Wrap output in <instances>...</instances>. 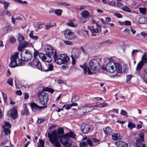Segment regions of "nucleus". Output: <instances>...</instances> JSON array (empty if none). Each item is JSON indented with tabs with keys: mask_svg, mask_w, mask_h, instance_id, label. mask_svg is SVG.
<instances>
[{
	"mask_svg": "<svg viewBox=\"0 0 147 147\" xmlns=\"http://www.w3.org/2000/svg\"><path fill=\"white\" fill-rule=\"evenodd\" d=\"M17 38L19 42L22 41L24 39L23 35L20 33L18 34Z\"/></svg>",
	"mask_w": 147,
	"mask_h": 147,
	"instance_id": "obj_36",
	"label": "nucleus"
},
{
	"mask_svg": "<svg viewBox=\"0 0 147 147\" xmlns=\"http://www.w3.org/2000/svg\"><path fill=\"white\" fill-rule=\"evenodd\" d=\"M88 28L92 33V36H96V35L94 34L97 33L99 32V29L97 28H95L93 26H88Z\"/></svg>",
	"mask_w": 147,
	"mask_h": 147,
	"instance_id": "obj_18",
	"label": "nucleus"
},
{
	"mask_svg": "<svg viewBox=\"0 0 147 147\" xmlns=\"http://www.w3.org/2000/svg\"><path fill=\"white\" fill-rule=\"evenodd\" d=\"M47 135L49 141L55 147H62L59 141L64 147H70L72 145L71 141L69 138L65 134L62 136L58 135L56 130H53L51 133L49 132Z\"/></svg>",
	"mask_w": 147,
	"mask_h": 147,
	"instance_id": "obj_1",
	"label": "nucleus"
},
{
	"mask_svg": "<svg viewBox=\"0 0 147 147\" xmlns=\"http://www.w3.org/2000/svg\"><path fill=\"white\" fill-rule=\"evenodd\" d=\"M112 140L114 141L120 140L122 138L120 135L117 133L113 134L112 135Z\"/></svg>",
	"mask_w": 147,
	"mask_h": 147,
	"instance_id": "obj_21",
	"label": "nucleus"
},
{
	"mask_svg": "<svg viewBox=\"0 0 147 147\" xmlns=\"http://www.w3.org/2000/svg\"><path fill=\"white\" fill-rule=\"evenodd\" d=\"M103 70H106L110 73H113L116 71L118 73L122 72V68L118 63H114L113 61L109 62L105 67L104 66L102 67Z\"/></svg>",
	"mask_w": 147,
	"mask_h": 147,
	"instance_id": "obj_2",
	"label": "nucleus"
},
{
	"mask_svg": "<svg viewBox=\"0 0 147 147\" xmlns=\"http://www.w3.org/2000/svg\"><path fill=\"white\" fill-rule=\"evenodd\" d=\"M108 4L112 6H114L115 5V2L114 1H108Z\"/></svg>",
	"mask_w": 147,
	"mask_h": 147,
	"instance_id": "obj_59",
	"label": "nucleus"
},
{
	"mask_svg": "<svg viewBox=\"0 0 147 147\" xmlns=\"http://www.w3.org/2000/svg\"><path fill=\"white\" fill-rule=\"evenodd\" d=\"M114 15L118 18H121L122 17V15L120 13L117 12H115L114 14Z\"/></svg>",
	"mask_w": 147,
	"mask_h": 147,
	"instance_id": "obj_57",
	"label": "nucleus"
},
{
	"mask_svg": "<svg viewBox=\"0 0 147 147\" xmlns=\"http://www.w3.org/2000/svg\"><path fill=\"white\" fill-rule=\"evenodd\" d=\"M141 34L142 36L145 38H146L147 39V33L143 32H141Z\"/></svg>",
	"mask_w": 147,
	"mask_h": 147,
	"instance_id": "obj_64",
	"label": "nucleus"
},
{
	"mask_svg": "<svg viewBox=\"0 0 147 147\" xmlns=\"http://www.w3.org/2000/svg\"><path fill=\"white\" fill-rule=\"evenodd\" d=\"M4 125L2 127L3 130L2 133H4V134L7 136L9 134L11 133V131L9 128L11 127V125L8 122H4Z\"/></svg>",
	"mask_w": 147,
	"mask_h": 147,
	"instance_id": "obj_8",
	"label": "nucleus"
},
{
	"mask_svg": "<svg viewBox=\"0 0 147 147\" xmlns=\"http://www.w3.org/2000/svg\"><path fill=\"white\" fill-rule=\"evenodd\" d=\"M103 130L106 135L109 136L111 135L112 132L111 129L109 127H107L104 128Z\"/></svg>",
	"mask_w": 147,
	"mask_h": 147,
	"instance_id": "obj_24",
	"label": "nucleus"
},
{
	"mask_svg": "<svg viewBox=\"0 0 147 147\" xmlns=\"http://www.w3.org/2000/svg\"><path fill=\"white\" fill-rule=\"evenodd\" d=\"M81 128L82 132L84 134L88 133L90 129V127L88 125L85 124H82Z\"/></svg>",
	"mask_w": 147,
	"mask_h": 147,
	"instance_id": "obj_15",
	"label": "nucleus"
},
{
	"mask_svg": "<svg viewBox=\"0 0 147 147\" xmlns=\"http://www.w3.org/2000/svg\"><path fill=\"white\" fill-rule=\"evenodd\" d=\"M131 78V75H127L126 77V80L127 82L128 83H129L130 81Z\"/></svg>",
	"mask_w": 147,
	"mask_h": 147,
	"instance_id": "obj_60",
	"label": "nucleus"
},
{
	"mask_svg": "<svg viewBox=\"0 0 147 147\" xmlns=\"http://www.w3.org/2000/svg\"><path fill=\"white\" fill-rule=\"evenodd\" d=\"M140 61H142L144 64L147 63V53H145L143 55L142 58V60Z\"/></svg>",
	"mask_w": 147,
	"mask_h": 147,
	"instance_id": "obj_32",
	"label": "nucleus"
},
{
	"mask_svg": "<svg viewBox=\"0 0 147 147\" xmlns=\"http://www.w3.org/2000/svg\"><path fill=\"white\" fill-rule=\"evenodd\" d=\"M7 144H9V145H11L10 144H11L10 141L9 140L4 141L3 142L1 143V144L2 145H6Z\"/></svg>",
	"mask_w": 147,
	"mask_h": 147,
	"instance_id": "obj_53",
	"label": "nucleus"
},
{
	"mask_svg": "<svg viewBox=\"0 0 147 147\" xmlns=\"http://www.w3.org/2000/svg\"><path fill=\"white\" fill-rule=\"evenodd\" d=\"M144 65L142 61H140L137 64L136 69L137 71H139L142 68L143 66Z\"/></svg>",
	"mask_w": 147,
	"mask_h": 147,
	"instance_id": "obj_26",
	"label": "nucleus"
},
{
	"mask_svg": "<svg viewBox=\"0 0 147 147\" xmlns=\"http://www.w3.org/2000/svg\"><path fill=\"white\" fill-rule=\"evenodd\" d=\"M28 45V43L26 41L20 43L18 47V50L20 51H21L22 49L25 48Z\"/></svg>",
	"mask_w": 147,
	"mask_h": 147,
	"instance_id": "obj_19",
	"label": "nucleus"
},
{
	"mask_svg": "<svg viewBox=\"0 0 147 147\" xmlns=\"http://www.w3.org/2000/svg\"><path fill=\"white\" fill-rule=\"evenodd\" d=\"M138 74L142 78L143 80H145V76L144 74H142L140 72H139L138 73Z\"/></svg>",
	"mask_w": 147,
	"mask_h": 147,
	"instance_id": "obj_56",
	"label": "nucleus"
},
{
	"mask_svg": "<svg viewBox=\"0 0 147 147\" xmlns=\"http://www.w3.org/2000/svg\"><path fill=\"white\" fill-rule=\"evenodd\" d=\"M128 71V69L126 65L123 66V71L125 74H127Z\"/></svg>",
	"mask_w": 147,
	"mask_h": 147,
	"instance_id": "obj_49",
	"label": "nucleus"
},
{
	"mask_svg": "<svg viewBox=\"0 0 147 147\" xmlns=\"http://www.w3.org/2000/svg\"><path fill=\"white\" fill-rule=\"evenodd\" d=\"M53 66L52 64H49L48 65V71H52L53 70Z\"/></svg>",
	"mask_w": 147,
	"mask_h": 147,
	"instance_id": "obj_47",
	"label": "nucleus"
},
{
	"mask_svg": "<svg viewBox=\"0 0 147 147\" xmlns=\"http://www.w3.org/2000/svg\"><path fill=\"white\" fill-rule=\"evenodd\" d=\"M1 14L3 16L5 15H7L8 16H11V13L10 12L7 11H3L2 13Z\"/></svg>",
	"mask_w": 147,
	"mask_h": 147,
	"instance_id": "obj_43",
	"label": "nucleus"
},
{
	"mask_svg": "<svg viewBox=\"0 0 147 147\" xmlns=\"http://www.w3.org/2000/svg\"><path fill=\"white\" fill-rule=\"evenodd\" d=\"M53 57L54 59V61L59 65L66 64L69 59L68 56L65 54H61L57 56L56 52L54 53Z\"/></svg>",
	"mask_w": 147,
	"mask_h": 147,
	"instance_id": "obj_4",
	"label": "nucleus"
},
{
	"mask_svg": "<svg viewBox=\"0 0 147 147\" xmlns=\"http://www.w3.org/2000/svg\"><path fill=\"white\" fill-rule=\"evenodd\" d=\"M21 57L22 58L24 59V60L28 61L32 59V55L30 52L26 50L25 53H22Z\"/></svg>",
	"mask_w": 147,
	"mask_h": 147,
	"instance_id": "obj_11",
	"label": "nucleus"
},
{
	"mask_svg": "<svg viewBox=\"0 0 147 147\" xmlns=\"http://www.w3.org/2000/svg\"><path fill=\"white\" fill-rule=\"evenodd\" d=\"M82 15L84 18H88V17L90 16V13L88 11L85 10L82 12Z\"/></svg>",
	"mask_w": 147,
	"mask_h": 147,
	"instance_id": "obj_28",
	"label": "nucleus"
},
{
	"mask_svg": "<svg viewBox=\"0 0 147 147\" xmlns=\"http://www.w3.org/2000/svg\"><path fill=\"white\" fill-rule=\"evenodd\" d=\"M64 43L67 45H73V42L68 41H64Z\"/></svg>",
	"mask_w": 147,
	"mask_h": 147,
	"instance_id": "obj_58",
	"label": "nucleus"
},
{
	"mask_svg": "<svg viewBox=\"0 0 147 147\" xmlns=\"http://www.w3.org/2000/svg\"><path fill=\"white\" fill-rule=\"evenodd\" d=\"M146 21V19L144 16L140 17L138 19V22L140 24L144 23Z\"/></svg>",
	"mask_w": 147,
	"mask_h": 147,
	"instance_id": "obj_31",
	"label": "nucleus"
},
{
	"mask_svg": "<svg viewBox=\"0 0 147 147\" xmlns=\"http://www.w3.org/2000/svg\"><path fill=\"white\" fill-rule=\"evenodd\" d=\"M123 32L128 34L130 33V31L129 29L128 28H126L124 29Z\"/></svg>",
	"mask_w": 147,
	"mask_h": 147,
	"instance_id": "obj_63",
	"label": "nucleus"
},
{
	"mask_svg": "<svg viewBox=\"0 0 147 147\" xmlns=\"http://www.w3.org/2000/svg\"><path fill=\"white\" fill-rule=\"evenodd\" d=\"M38 96L40 102L42 105H45L47 104L49 96L44 90L39 92Z\"/></svg>",
	"mask_w": 147,
	"mask_h": 147,
	"instance_id": "obj_6",
	"label": "nucleus"
},
{
	"mask_svg": "<svg viewBox=\"0 0 147 147\" xmlns=\"http://www.w3.org/2000/svg\"><path fill=\"white\" fill-rule=\"evenodd\" d=\"M70 105L69 104H66L64 105L63 107V108L64 107H65V109L67 110H69V109H71V107L70 106Z\"/></svg>",
	"mask_w": 147,
	"mask_h": 147,
	"instance_id": "obj_52",
	"label": "nucleus"
},
{
	"mask_svg": "<svg viewBox=\"0 0 147 147\" xmlns=\"http://www.w3.org/2000/svg\"><path fill=\"white\" fill-rule=\"evenodd\" d=\"M120 114L123 115H126L127 114V112L125 111L122 109L121 110V112Z\"/></svg>",
	"mask_w": 147,
	"mask_h": 147,
	"instance_id": "obj_61",
	"label": "nucleus"
},
{
	"mask_svg": "<svg viewBox=\"0 0 147 147\" xmlns=\"http://www.w3.org/2000/svg\"><path fill=\"white\" fill-rule=\"evenodd\" d=\"M57 134L58 135L60 134H64V130L63 128L60 127L57 129Z\"/></svg>",
	"mask_w": 147,
	"mask_h": 147,
	"instance_id": "obj_35",
	"label": "nucleus"
},
{
	"mask_svg": "<svg viewBox=\"0 0 147 147\" xmlns=\"http://www.w3.org/2000/svg\"><path fill=\"white\" fill-rule=\"evenodd\" d=\"M88 142H82L80 143V147H87L88 146Z\"/></svg>",
	"mask_w": 147,
	"mask_h": 147,
	"instance_id": "obj_44",
	"label": "nucleus"
},
{
	"mask_svg": "<svg viewBox=\"0 0 147 147\" xmlns=\"http://www.w3.org/2000/svg\"><path fill=\"white\" fill-rule=\"evenodd\" d=\"M99 140L95 138H89L87 140L88 144L89 145L91 146H94L92 144V142H99Z\"/></svg>",
	"mask_w": 147,
	"mask_h": 147,
	"instance_id": "obj_22",
	"label": "nucleus"
},
{
	"mask_svg": "<svg viewBox=\"0 0 147 147\" xmlns=\"http://www.w3.org/2000/svg\"><path fill=\"white\" fill-rule=\"evenodd\" d=\"M121 9L124 11L127 12H130L131 10L130 8L127 6H124L123 7H121Z\"/></svg>",
	"mask_w": 147,
	"mask_h": 147,
	"instance_id": "obj_34",
	"label": "nucleus"
},
{
	"mask_svg": "<svg viewBox=\"0 0 147 147\" xmlns=\"http://www.w3.org/2000/svg\"><path fill=\"white\" fill-rule=\"evenodd\" d=\"M115 144L117 147H127V144L121 141L115 142Z\"/></svg>",
	"mask_w": 147,
	"mask_h": 147,
	"instance_id": "obj_20",
	"label": "nucleus"
},
{
	"mask_svg": "<svg viewBox=\"0 0 147 147\" xmlns=\"http://www.w3.org/2000/svg\"><path fill=\"white\" fill-rule=\"evenodd\" d=\"M62 10L60 9H57L55 11V13L58 16H61L62 14Z\"/></svg>",
	"mask_w": 147,
	"mask_h": 147,
	"instance_id": "obj_42",
	"label": "nucleus"
},
{
	"mask_svg": "<svg viewBox=\"0 0 147 147\" xmlns=\"http://www.w3.org/2000/svg\"><path fill=\"white\" fill-rule=\"evenodd\" d=\"M80 67L83 69L84 74L85 75L86 74L87 72L88 75H91L92 74L90 70V69L88 66H86L85 63H84L82 65H80Z\"/></svg>",
	"mask_w": 147,
	"mask_h": 147,
	"instance_id": "obj_16",
	"label": "nucleus"
},
{
	"mask_svg": "<svg viewBox=\"0 0 147 147\" xmlns=\"http://www.w3.org/2000/svg\"><path fill=\"white\" fill-rule=\"evenodd\" d=\"M89 64L91 70L94 71H98L100 70L101 68L100 65L97 60L92 59L89 61Z\"/></svg>",
	"mask_w": 147,
	"mask_h": 147,
	"instance_id": "obj_5",
	"label": "nucleus"
},
{
	"mask_svg": "<svg viewBox=\"0 0 147 147\" xmlns=\"http://www.w3.org/2000/svg\"><path fill=\"white\" fill-rule=\"evenodd\" d=\"M46 56V58H45V59L44 62H47L49 63L52 60L51 57L52 55H47V56Z\"/></svg>",
	"mask_w": 147,
	"mask_h": 147,
	"instance_id": "obj_30",
	"label": "nucleus"
},
{
	"mask_svg": "<svg viewBox=\"0 0 147 147\" xmlns=\"http://www.w3.org/2000/svg\"><path fill=\"white\" fill-rule=\"evenodd\" d=\"M139 138L136 140V147H147V144L142 143L144 141V134L140 133L139 134Z\"/></svg>",
	"mask_w": 147,
	"mask_h": 147,
	"instance_id": "obj_7",
	"label": "nucleus"
},
{
	"mask_svg": "<svg viewBox=\"0 0 147 147\" xmlns=\"http://www.w3.org/2000/svg\"><path fill=\"white\" fill-rule=\"evenodd\" d=\"M67 24L69 26L73 27H76V25H74V24L72 22H70L67 23Z\"/></svg>",
	"mask_w": 147,
	"mask_h": 147,
	"instance_id": "obj_48",
	"label": "nucleus"
},
{
	"mask_svg": "<svg viewBox=\"0 0 147 147\" xmlns=\"http://www.w3.org/2000/svg\"><path fill=\"white\" fill-rule=\"evenodd\" d=\"M45 51L47 55H54V50L53 47L50 45H47L45 46Z\"/></svg>",
	"mask_w": 147,
	"mask_h": 147,
	"instance_id": "obj_13",
	"label": "nucleus"
},
{
	"mask_svg": "<svg viewBox=\"0 0 147 147\" xmlns=\"http://www.w3.org/2000/svg\"><path fill=\"white\" fill-rule=\"evenodd\" d=\"M64 34L65 38L68 40H71L76 38L74 32L70 29L66 30Z\"/></svg>",
	"mask_w": 147,
	"mask_h": 147,
	"instance_id": "obj_10",
	"label": "nucleus"
},
{
	"mask_svg": "<svg viewBox=\"0 0 147 147\" xmlns=\"http://www.w3.org/2000/svg\"><path fill=\"white\" fill-rule=\"evenodd\" d=\"M9 28V26H5L3 28V32L5 34L8 32Z\"/></svg>",
	"mask_w": 147,
	"mask_h": 147,
	"instance_id": "obj_50",
	"label": "nucleus"
},
{
	"mask_svg": "<svg viewBox=\"0 0 147 147\" xmlns=\"http://www.w3.org/2000/svg\"><path fill=\"white\" fill-rule=\"evenodd\" d=\"M29 112L27 108H24V109L21 112V114L23 116H24L25 115H28L29 114Z\"/></svg>",
	"mask_w": 147,
	"mask_h": 147,
	"instance_id": "obj_33",
	"label": "nucleus"
},
{
	"mask_svg": "<svg viewBox=\"0 0 147 147\" xmlns=\"http://www.w3.org/2000/svg\"><path fill=\"white\" fill-rule=\"evenodd\" d=\"M13 78H10L8 79L7 81V83L9 85H10V86H12L13 85Z\"/></svg>",
	"mask_w": 147,
	"mask_h": 147,
	"instance_id": "obj_46",
	"label": "nucleus"
},
{
	"mask_svg": "<svg viewBox=\"0 0 147 147\" xmlns=\"http://www.w3.org/2000/svg\"><path fill=\"white\" fill-rule=\"evenodd\" d=\"M29 36L30 38L35 40H37L38 39V37L37 36L33 35V32L31 31L29 34Z\"/></svg>",
	"mask_w": 147,
	"mask_h": 147,
	"instance_id": "obj_38",
	"label": "nucleus"
},
{
	"mask_svg": "<svg viewBox=\"0 0 147 147\" xmlns=\"http://www.w3.org/2000/svg\"><path fill=\"white\" fill-rule=\"evenodd\" d=\"M118 109H113L112 110L108 112L109 114L112 116V117H114V115L113 113L116 112L117 114L118 113Z\"/></svg>",
	"mask_w": 147,
	"mask_h": 147,
	"instance_id": "obj_29",
	"label": "nucleus"
},
{
	"mask_svg": "<svg viewBox=\"0 0 147 147\" xmlns=\"http://www.w3.org/2000/svg\"><path fill=\"white\" fill-rule=\"evenodd\" d=\"M43 90H44L45 91H47L51 93H53L54 92V90L53 89L48 88H47L44 89H43Z\"/></svg>",
	"mask_w": 147,
	"mask_h": 147,
	"instance_id": "obj_51",
	"label": "nucleus"
},
{
	"mask_svg": "<svg viewBox=\"0 0 147 147\" xmlns=\"http://www.w3.org/2000/svg\"><path fill=\"white\" fill-rule=\"evenodd\" d=\"M2 94L3 97L4 101L6 102L7 101V98L6 94L3 93V92H2Z\"/></svg>",
	"mask_w": 147,
	"mask_h": 147,
	"instance_id": "obj_55",
	"label": "nucleus"
},
{
	"mask_svg": "<svg viewBox=\"0 0 147 147\" xmlns=\"http://www.w3.org/2000/svg\"><path fill=\"white\" fill-rule=\"evenodd\" d=\"M34 65L38 69L42 71H48V65H45L42 67L40 61H38L37 60H35Z\"/></svg>",
	"mask_w": 147,
	"mask_h": 147,
	"instance_id": "obj_9",
	"label": "nucleus"
},
{
	"mask_svg": "<svg viewBox=\"0 0 147 147\" xmlns=\"http://www.w3.org/2000/svg\"><path fill=\"white\" fill-rule=\"evenodd\" d=\"M79 99L80 97L79 96H75L72 98L71 100V102H75L77 100H79Z\"/></svg>",
	"mask_w": 147,
	"mask_h": 147,
	"instance_id": "obj_45",
	"label": "nucleus"
},
{
	"mask_svg": "<svg viewBox=\"0 0 147 147\" xmlns=\"http://www.w3.org/2000/svg\"><path fill=\"white\" fill-rule=\"evenodd\" d=\"M80 49L81 50L83 53L86 55L91 51V49L88 45H85L84 46H81Z\"/></svg>",
	"mask_w": 147,
	"mask_h": 147,
	"instance_id": "obj_14",
	"label": "nucleus"
},
{
	"mask_svg": "<svg viewBox=\"0 0 147 147\" xmlns=\"http://www.w3.org/2000/svg\"><path fill=\"white\" fill-rule=\"evenodd\" d=\"M47 54L45 55L42 53H40L38 54V57L41 59L43 61H44L46 58V56H47Z\"/></svg>",
	"mask_w": 147,
	"mask_h": 147,
	"instance_id": "obj_40",
	"label": "nucleus"
},
{
	"mask_svg": "<svg viewBox=\"0 0 147 147\" xmlns=\"http://www.w3.org/2000/svg\"><path fill=\"white\" fill-rule=\"evenodd\" d=\"M10 116L13 119L17 118V110L15 108H13L8 112Z\"/></svg>",
	"mask_w": 147,
	"mask_h": 147,
	"instance_id": "obj_17",
	"label": "nucleus"
},
{
	"mask_svg": "<svg viewBox=\"0 0 147 147\" xmlns=\"http://www.w3.org/2000/svg\"><path fill=\"white\" fill-rule=\"evenodd\" d=\"M30 106L32 109L33 110L35 109L37 111H39L40 110V109H41L40 106H38L34 102L31 103Z\"/></svg>",
	"mask_w": 147,
	"mask_h": 147,
	"instance_id": "obj_23",
	"label": "nucleus"
},
{
	"mask_svg": "<svg viewBox=\"0 0 147 147\" xmlns=\"http://www.w3.org/2000/svg\"><path fill=\"white\" fill-rule=\"evenodd\" d=\"M28 65L32 67H33V68H34V67H35L36 66L34 65L33 63V62H29L28 63Z\"/></svg>",
	"mask_w": 147,
	"mask_h": 147,
	"instance_id": "obj_62",
	"label": "nucleus"
},
{
	"mask_svg": "<svg viewBox=\"0 0 147 147\" xmlns=\"http://www.w3.org/2000/svg\"><path fill=\"white\" fill-rule=\"evenodd\" d=\"M73 54L71 56H73V57L75 58H78L80 55V53L78 50H74L72 52Z\"/></svg>",
	"mask_w": 147,
	"mask_h": 147,
	"instance_id": "obj_25",
	"label": "nucleus"
},
{
	"mask_svg": "<svg viewBox=\"0 0 147 147\" xmlns=\"http://www.w3.org/2000/svg\"><path fill=\"white\" fill-rule=\"evenodd\" d=\"M93 106H91L90 105H86L81 107L83 114H85L91 111L93 109Z\"/></svg>",
	"mask_w": 147,
	"mask_h": 147,
	"instance_id": "obj_12",
	"label": "nucleus"
},
{
	"mask_svg": "<svg viewBox=\"0 0 147 147\" xmlns=\"http://www.w3.org/2000/svg\"><path fill=\"white\" fill-rule=\"evenodd\" d=\"M19 53L16 52L12 55L11 56V61L9 66L11 67H15L19 66H23L24 65L23 60L18 58Z\"/></svg>",
	"mask_w": 147,
	"mask_h": 147,
	"instance_id": "obj_3",
	"label": "nucleus"
},
{
	"mask_svg": "<svg viewBox=\"0 0 147 147\" xmlns=\"http://www.w3.org/2000/svg\"><path fill=\"white\" fill-rule=\"evenodd\" d=\"M65 135L68 138H76V135L74 132L72 131H70L68 133L65 134Z\"/></svg>",
	"mask_w": 147,
	"mask_h": 147,
	"instance_id": "obj_27",
	"label": "nucleus"
},
{
	"mask_svg": "<svg viewBox=\"0 0 147 147\" xmlns=\"http://www.w3.org/2000/svg\"><path fill=\"white\" fill-rule=\"evenodd\" d=\"M38 52L37 51L35 50L34 52V60H33V63L34 64V61L35 60H37L38 61H39V60L36 58V57L38 56Z\"/></svg>",
	"mask_w": 147,
	"mask_h": 147,
	"instance_id": "obj_37",
	"label": "nucleus"
},
{
	"mask_svg": "<svg viewBox=\"0 0 147 147\" xmlns=\"http://www.w3.org/2000/svg\"><path fill=\"white\" fill-rule=\"evenodd\" d=\"M38 147H44V142L42 140H40V143Z\"/></svg>",
	"mask_w": 147,
	"mask_h": 147,
	"instance_id": "obj_54",
	"label": "nucleus"
},
{
	"mask_svg": "<svg viewBox=\"0 0 147 147\" xmlns=\"http://www.w3.org/2000/svg\"><path fill=\"white\" fill-rule=\"evenodd\" d=\"M127 127L131 130L133 128L136 127V125L134 124L129 122L128 123Z\"/></svg>",
	"mask_w": 147,
	"mask_h": 147,
	"instance_id": "obj_41",
	"label": "nucleus"
},
{
	"mask_svg": "<svg viewBox=\"0 0 147 147\" xmlns=\"http://www.w3.org/2000/svg\"><path fill=\"white\" fill-rule=\"evenodd\" d=\"M146 9L145 8L140 7L139 8V10L140 12L144 15H145L146 14Z\"/></svg>",
	"mask_w": 147,
	"mask_h": 147,
	"instance_id": "obj_39",
	"label": "nucleus"
}]
</instances>
